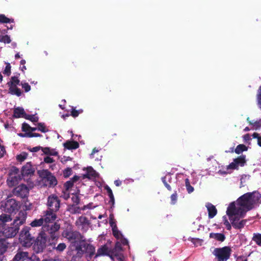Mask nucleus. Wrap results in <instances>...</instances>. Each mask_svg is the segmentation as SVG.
Returning <instances> with one entry per match:
<instances>
[{
	"instance_id": "41",
	"label": "nucleus",
	"mask_w": 261,
	"mask_h": 261,
	"mask_svg": "<svg viewBox=\"0 0 261 261\" xmlns=\"http://www.w3.org/2000/svg\"><path fill=\"white\" fill-rule=\"evenodd\" d=\"M83 112V110L82 109L76 110L75 108L72 107L71 109L70 115L73 117L75 118L77 117L80 114L82 113Z\"/></svg>"
},
{
	"instance_id": "9",
	"label": "nucleus",
	"mask_w": 261,
	"mask_h": 261,
	"mask_svg": "<svg viewBox=\"0 0 261 261\" xmlns=\"http://www.w3.org/2000/svg\"><path fill=\"white\" fill-rule=\"evenodd\" d=\"M60 225L58 222H54L51 224H44L42 227L41 232H47L52 241L57 240L59 237V230Z\"/></svg>"
},
{
	"instance_id": "64",
	"label": "nucleus",
	"mask_w": 261,
	"mask_h": 261,
	"mask_svg": "<svg viewBox=\"0 0 261 261\" xmlns=\"http://www.w3.org/2000/svg\"><path fill=\"white\" fill-rule=\"evenodd\" d=\"M238 260H240L241 261H248L247 258L243 256H240L237 258Z\"/></svg>"
},
{
	"instance_id": "61",
	"label": "nucleus",
	"mask_w": 261,
	"mask_h": 261,
	"mask_svg": "<svg viewBox=\"0 0 261 261\" xmlns=\"http://www.w3.org/2000/svg\"><path fill=\"white\" fill-rule=\"evenodd\" d=\"M42 147L40 146H36L33 147L31 149H30V151L32 152H37L40 149H42Z\"/></svg>"
},
{
	"instance_id": "31",
	"label": "nucleus",
	"mask_w": 261,
	"mask_h": 261,
	"mask_svg": "<svg viewBox=\"0 0 261 261\" xmlns=\"http://www.w3.org/2000/svg\"><path fill=\"white\" fill-rule=\"evenodd\" d=\"M30 226L32 227H37L42 226L44 225V222L42 217L39 219H35L32 221L30 224Z\"/></svg>"
},
{
	"instance_id": "47",
	"label": "nucleus",
	"mask_w": 261,
	"mask_h": 261,
	"mask_svg": "<svg viewBox=\"0 0 261 261\" xmlns=\"http://www.w3.org/2000/svg\"><path fill=\"white\" fill-rule=\"evenodd\" d=\"M20 85L24 89L25 92H28L31 90V86L28 83L22 82L20 83Z\"/></svg>"
},
{
	"instance_id": "59",
	"label": "nucleus",
	"mask_w": 261,
	"mask_h": 261,
	"mask_svg": "<svg viewBox=\"0 0 261 261\" xmlns=\"http://www.w3.org/2000/svg\"><path fill=\"white\" fill-rule=\"evenodd\" d=\"M27 261H40L39 257L36 256V255H32L31 257H29Z\"/></svg>"
},
{
	"instance_id": "40",
	"label": "nucleus",
	"mask_w": 261,
	"mask_h": 261,
	"mask_svg": "<svg viewBox=\"0 0 261 261\" xmlns=\"http://www.w3.org/2000/svg\"><path fill=\"white\" fill-rule=\"evenodd\" d=\"M185 185L189 193H191L194 191V188L190 185V180L188 178L185 179Z\"/></svg>"
},
{
	"instance_id": "33",
	"label": "nucleus",
	"mask_w": 261,
	"mask_h": 261,
	"mask_svg": "<svg viewBox=\"0 0 261 261\" xmlns=\"http://www.w3.org/2000/svg\"><path fill=\"white\" fill-rule=\"evenodd\" d=\"M247 149L248 147L245 145L239 144L236 147L234 150V152L236 153L239 154L243 151H247Z\"/></svg>"
},
{
	"instance_id": "44",
	"label": "nucleus",
	"mask_w": 261,
	"mask_h": 261,
	"mask_svg": "<svg viewBox=\"0 0 261 261\" xmlns=\"http://www.w3.org/2000/svg\"><path fill=\"white\" fill-rule=\"evenodd\" d=\"M27 156L28 153L25 152H23L16 156V159L19 162H22L27 159Z\"/></svg>"
},
{
	"instance_id": "28",
	"label": "nucleus",
	"mask_w": 261,
	"mask_h": 261,
	"mask_svg": "<svg viewBox=\"0 0 261 261\" xmlns=\"http://www.w3.org/2000/svg\"><path fill=\"white\" fill-rule=\"evenodd\" d=\"M76 226H86L90 224V222L88 218L85 216L80 217L75 222Z\"/></svg>"
},
{
	"instance_id": "58",
	"label": "nucleus",
	"mask_w": 261,
	"mask_h": 261,
	"mask_svg": "<svg viewBox=\"0 0 261 261\" xmlns=\"http://www.w3.org/2000/svg\"><path fill=\"white\" fill-rule=\"evenodd\" d=\"M42 136L41 135L38 133H32L29 132V138L32 137H41Z\"/></svg>"
},
{
	"instance_id": "35",
	"label": "nucleus",
	"mask_w": 261,
	"mask_h": 261,
	"mask_svg": "<svg viewBox=\"0 0 261 261\" xmlns=\"http://www.w3.org/2000/svg\"><path fill=\"white\" fill-rule=\"evenodd\" d=\"M13 19L7 17L4 14H0V22L3 23H13Z\"/></svg>"
},
{
	"instance_id": "4",
	"label": "nucleus",
	"mask_w": 261,
	"mask_h": 261,
	"mask_svg": "<svg viewBox=\"0 0 261 261\" xmlns=\"http://www.w3.org/2000/svg\"><path fill=\"white\" fill-rule=\"evenodd\" d=\"M37 172L45 186L52 188L57 185L56 177L47 169L38 170Z\"/></svg>"
},
{
	"instance_id": "53",
	"label": "nucleus",
	"mask_w": 261,
	"mask_h": 261,
	"mask_svg": "<svg viewBox=\"0 0 261 261\" xmlns=\"http://www.w3.org/2000/svg\"><path fill=\"white\" fill-rule=\"evenodd\" d=\"M30 126L28 123L24 122L22 124V130L24 132L30 131Z\"/></svg>"
},
{
	"instance_id": "17",
	"label": "nucleus",
	"mask_w": 261,
	"mask_h": 261,
	"mask_svg": "<svg viewBox=\"0 0 261 261\" xmlns=\"http://www.w3.org/2000/svg\"><path fill=\"white\" fill-rule=\"evenodd\" d=\"M246 156L241 155L234 159L233 161L227 166V169H238L239 166L243 167L246 163Z\"/></svg>"
},
{
	"instance_id": "25",
	"label": "nucleus",
	"mask_w": 261,
	"mask_h": 261,
	"mask_svg": "<svg viewBox=\"0 0 261 261\" xmlns=\"http://www.w3.org/2000/svg\"><path fill=\"white\" fill-rule=\"evenodd\" d=\"M64 147L69 150L75 149L79 147V144L74 141H67L63 144Z\"/></svg>"
},
{
	"instance_id": "56",
	"label": "nucleus",
	"mask_w": 261,
	"mask_h": 261,
	"mask_svg": "<svg viewBox=\"0 0 261 261\" xmlns=\"http://www.w3.org/2000/svg\"><path fill=\"white\" fill-rule=\"evenodd\" d=\"M110 224L112 227V229H113L114 228L115 226H117L116 223L113 220V215H111L110 216Z\"/></svg>"
},
{
	"instance_id": "12",
	"label": "nucleus",
	"mask_w": 261,
	"mask_h": 261,
	"mask_svg": "<svg viewBox=\"0 0 261 261\" xmlns=\"http://www.w3.org/2000/svg\"><path fill=\"white\" fill-rule=\"evenodd\" d=\"M47 242V235L44 232H40L36 240H34L33 248L36 253L43 252L45 248Z\"/></svg>"
},
{
	"instance_id": "13",
	"label": "nucleus",
	"mask_w": 261,
	"mask_h": 261,
	"mask_svg": "<svg viewBox=\"0 0 261 261\" xmlns=\"http://www.w3.org/2000/svg\"><path fill=\"white\" fill-rule=\"evenodd\" d=\"M21 179V176L19 174V169L13 167L8 174L7 182L9 187H13L18 184Z\"/></svg>"
},
{
	"instance_id": "21",
	"label": "nucleus",
	"mask_w": 261,
	"mask_h": 261,
	"mask_svg": "<svg viewBox=\"0 0 261 261\" xmlns=\"http://www.w3.org/2000/svg\"><path fill=\"white\" fill-rule=\"evenodd\" d=\"M29 253L26 251H23L20 250L17 251V253L15 254L13 258V261H25L28 260Z\"/></svg>"
},
{
	"instance_id": "11",
	"label": "nucleus",
	"mask_w": 261,
	"mask_h": 261,
	"mask_svg": "<svg viewBox=\"0 0 261 261\" xmlns=\"http://www.w3.org/2000/svg\"><path fill=\"white\" fill-rule=\"evenodd\" d=\"M19 73H17L16 75L13 76L11 77L10 81L7 83L9 87V92L12 95H15L17 96H20L22 94V91L17 87V85H20V80H19Z\"/></svg>"
},
{
	"instance_id": "62",
	"label": "nucleus",
	"mask_w": 261,
	"mask_h": 261,
	"mask_svg": "<svg viewBox=\"0 0 261 261\" xmlns=\"http://www.w3.org/2000/svg\"><path fill=\"white\" fill-rule=\"evenodd\" d=\"M243 139L245 141H248L251 139L250 135L249 134H245L243 136Z\"/></svg>"
},
{
	"instance_id": "32",
	"label": "nucleus",
	"mask_w": 261,
	"mask_h": 261,
	"mask_svg": "<svg viewBox=\"0 0 261 261\" xmlns=\"http://www.w3.org/2000/svg\"><path fill=\"white\" fill-rule=\"evenodd\" d=\"M42 151L43 153L47 155H57L58 152L54 149H51L49 147H43L42 148Z\"/></svg>"
},
{
	"instance_id": "51",
	"label": "nucleus",
	"mask_w": 261,
	"mask_h": 261,
	"mask_svg": "<svg viewBox=\"0 0 261 261\" xmlns=\"http://www.w3.org/2000/svg\"><path fill=\"white\" fill-rule=\"evenodd\" d=\"M72 201L76 205H78L80 202V199L77 194H73L72 197H71Z\"/></svg>"
},
{
	"instance_id": "54",
	"label": "nucleus",
	"mask_w": 261,
	"mask_h": 261,
	"mask_svg": "<svg viewBox=\"0 0 261 261\" xmlns=\"http://www.w3.org/2000/svg\"><path fill=\"white\" fill-rule=\"evenodd\" d=\"M249 124L255 127V129L259 128L261 126V122L256 121L254 122H249Z\"/></svg>"
},
{
	"instance_id": "37",
	"label": "nucleus",
	"mask_w": 261,
	"mask_h": 261,
	"mask_svg": "<svg viewBox=\"0 0 261 261\" xmlns=\"http://www.w3.org/2000/svg\"><path fill=\"white\" fill-rule=\"evenodd\" d=\"M0 42L8 44L11 42V40L9 36L3 35L2 33H0Z\"/></svg>"
},
{
	"instance_id": "2",
	"label": "nucleus",
	"mask_w": 261,
	"mask_h": 261,
	"mask_svg": "<svg viewBox=\"0 0 261 261\" xmlns=\"http://www.w3.org/2000/svg\"><path fill=\"white\" fill-rule=\"evenodd\" d=\"M226 214L229 217L232 226L235 229H241L246 225L247 220L246 219L240 220L241 218L245 216H242V214L236 210L235 202H232L229 204L227 208Z\"/></svg>"
},
{
	"instance_id": "50",
	"label": "nucleus",
	"mask_w": 261,
	"mask_h": 261,
	"mask_svg": "<svg viewBox=\"0 0 261 261\" xmlns=\"http://www.w3.org/2000/svg\"><path fill=\"white\" fill-rule=\"evenodd\" d=\"M252 136L253 138L257 139V145L261 147V136H260V135L257 133H254L252 135Z\"/></svg>"
},
{
	"instance_id": "20",
	"label": "nucleus",
	"mask_w": 261,
	"mask_h": 261,
	"mask_svg": "<svg viewBox=\"0 0 261 261\" xmlns=\"http://www.w3.org/2000/svg\"><path fill=\"white\" fill-rule=\"evenodd\" d=\"M35 169L33 167L31 162H28L24 165L21 169V175L23 176L33 175Z\"/></svg>"
},
{
	"instance_id": "43",
	"label": "nucleus",
	"mask_w": 261,
	"mask_h": 261,
	"mask_svg": "<svg viewBox=\"0 0 261 261\" xmlns=\"http://www.w3.org/2000/svg\"><path fill=\"white\" fill-rule=\"evenodd\" d=\"M6 67L3 71V73L7 76H9L10 75L11 71V66L9 63H6Z\"/></svg>"
},
{
	"instance_id": "3",
	"label": "nucleus",
	"mask_w": 261,
	"mask_h": 261,
	"mask_svg": "<svg viewBox=\"0 0 261 261\" xmlns=\"http://www.w3.org/2000/svg\"><path fill=\"white\" fill-rule=\"evenodd\" d=\"M20 208L19 201L13 198H7L1 202V208L5 213L11 215L16 214Z\"/></svg>"
},
{
	"instance_id": "36",
	"label": "nucleus",
	"mask_w": 261,
	"mask_h": 261,
	"mask_svg": "<svg viewBox=\"0 0 261 261\" xmlns=\"http://www.w3.org/2000/svg\"><path fill=\"white\" fill-rule=\"evenodd\" d=\"M168 178V181L169 182H170V181H171V177L170 176V175H169L168 176H166L165 177H163L162 178V182H163L164 186L166 187V188L170 191H171L172 189H171V186L169 185V184H168L166 181V179Z\"/></svg>"
},
{
	"instance_id": "26",
	"label": "nucleus",
	"mask_w": 261,
	"mask_h": 261,
	"mask_svg": "<svg viewBox=\"0 0 261 261\" xmlns=\"http://www.w3.org/2000/svg\"><path fill=\"white\" fill-rule=\"evenodd\" d=\"M25 112L24 109L21 107H17L14 109L13 116L14 118H24Z\"/></svg>"
},
{
	"instance_id": "48",
	"label": "nucleus",
	"mask_w": 261,
	"mask_h": 261,
	"mask_svg": "<svg viewBox=\"0 0 261 261\" xmlns=\"http://www.w3.org/2000/svg\"><path fill=\"white\" fill-rule=\"evenodd\" d=\"M73 184L74 183L72 182V180L70 179L65 182L64 184V187L67 191H68L73 187Z\"/></svg>"
},
{
	"instance_id": "45",
	"label": "nucleus",
	"mask_w": 261,
	"mask_h": 261,
	"mask_svg": "<svg viewBox=\"0 0 261 261\" xmlns=\"http://www.w3.org/2000/svg\"><path fill=\"white\" fill-rule=\"evenodd\" d=\"M37 126L38 130L42 133H46L49 130L46 127L44 123H38Z\"/></svg>"
},
{
	"instance_id": "7",
	"label": "nucleus",
	"mask_w": 261,
	"mask_h": 261,
	"mask_svg": "<svg viewBox=\"0 0 261 261\" xmlns=\"http://www.w3.org/2000/svg\"><path fill=\"white\" fill-rule=\"evenodd\" d=\"M75 250L77 251V256L80 257H82L84 253H87L88 257L91 258L95 252V248L93 245L87 243L85 239L81 243V244L76 246Z\"/></svg>"
},
{
	"instance_id": "34",
	"label": "nucleus",
	"mask_w": 261,
	"mask_h": 261,
	"mask_svg": "<svg viewBox=\"0 0 261 261\" xmlns=\"http://www.w3.org/2000/svg\"><path fill=\"white\" fill-rule=\"evenodd\" d=\"M252 240L259 246H261V233H254L253 234Z\"/></svg>"
},
{
	"instance_id": "6",
	"label": "nucleus",
	"mask_w": 261,
	"mask_h": 261,
	"mask_svg": "<svg viewBox=\"0 0 261 261\" xmlns=\"http://www.w3.org/2000/svg\"><path fill=\"white\" fill-rule=\"evenodd\" d=\"M31 229V227L25 226L20 232L19 241L23 247H30L34 242V237L30 233Z\"/></svg>"
},
{
	"instance_id": "5",
	"label": "nucleus",
	"mask_w": 261,
	"mask_h": 261,
	"mask_svg": "<svg viewBox=\"0 0 261 261\" xmlns=\"http://www.w3.org/2000/svg\"><path fill=\"white\" fill-rule=\"evenodd\" d=\"M25 222L24 219H20L19 218L17 217L13 222V224L7 228H3V234L7 239L8 238H12L14 237L18 232L19 227L22 225Z\"/></svg>"
},
{
	"instance_id": "38",
	"label": "nucleus",
	"mask_w": 261,
	"mask_h": 261,
	"mask_svg": "<svg viewBox=\"0 0 261 261\" xmlns=\"http://www.w3.org/2000/svg\"><path fill=\"white\" fill-rule=\"evenodd\" d=\"M24 118L27 120H29L33 122H37L39 120V118L38 117L35 116L34 115H29L27 114H25Z\"/></svg>"
},
{
	"instance_id": "60",
	"label": "nucleus",
	"mask_w": 261,
	"mask_h": 261,
	"mask_svg": "<svg viewBox=\"0 0 261 261\" xmlns=\"http://www.w3.org/2000/svg\"><path fill=\"white\" fill-rule=\"evenodd\" d=\"M105 189L107 191L108 196L113 194L112 190L108 185L105 187Z\"/></svg>"
},
{
	"instance_id": "27",
	"label": "nucleus",
	"mask_w": 261,
	"mask_h": 261,
	"mask_svg": "<svg viewBox=\"0 0 261 261\" xmlns=\"http://www.w3.org/2000/svg\"><path fill=\"white\" fill-rule=\"evenodd\" d=\"M11 214H2L0 215V223L4 227L5 223L7 222H9L12 221V218L11 216Z\"/></svg>"
},
{
	"instance_id": "24",
	"label": "nucleus",
	"mask_w": 261,
	"mask_h": 261,
	"mask_svg": "<svg viewBox=\"0 0 261 261\" xmlns=\"http://www.w3.org/2000/svg\"><path fill=\"white\" fill-rule=\"evenodd\" d=\"M206 206L207 209L209 218H214L217 214V210L216 207L211 203H208Z\"/></svg>"
},
{
	"instance_id": "8",
	"label": "nucleus",
	"mask_w": 261,
	"mask_h": 261,
	"mask_svg": "<svg viewBox=\"0 0 261 261\" xmlns=\"http://www.w3.org/2000/svg\"><path fill=\"white\" fill-rule=\"evenodd\" d=\"M231 249L229 246L215 248L213 254L215 256V261H227L230 257Z\"/></svg>"
},
{
	"instance_id": "23",
	"label": "nucleus",
	"mask_w": 261,
	"mask_h": 261,
	"mask_svg": "<svg viewBox=\"0 0 261 261\" xmlns=\"http://www.w3.org/2000/svg\"><path fill=\"white\" fill-rule=\"evenodd\" d=\"M57 244L54 242L50 243V246L52 248L56 250L57 253L63 252L66 248V245L64 243H61L56 245Z\"/></svg>"
},
{
	"instance_id": "16",
	"label": "nucleus",
	"mask_w": 261,
	"mask_h": 261,
	"mask_svg": "<svg viewBox=\"0 0 261 261\" xmlns=\"http://www.w3.org/2000/svg\"><path fill=\"white\" fill-rule=\"evenodd\" d=\"M29 189L28 187L21 184L15 187L12 191L13 195L20 198H24L27 197L29 194Z\"/></svg>"
},
{
	"instance_id": "29",
	"label": "nucleus",
	"mask_w": 261,
	"mask_h": 261,
	"mask_svg": "<svg viewBox=\"0 0 261 261\" xmlns=\"http://www.w3.org/2000/svg\"><path fill=\"white\" fill-rule=\"evenodd\" d=\"M210 238L220 242H223L225 239V235L222 233L211 232L210 233Z\"/></svg>"
},
{
	"instance_id": "10",
	"label": "nucleus",
	"mask_w": 261,
	"mask_h": 261,
	"mask_svg": "<svg viewBox=\"0 0 261 261\" xmlns=\"http://www.w3.org/2000/svg\"><path fill=\"white\" fill-rule=\"evenodd\" d=\"M62 234L71 243H77V245L81 244V243L85 239L80 232L71 229H66L63 231Z\"/></svg>"
},
{
	"instance_id": "1",
	"label": "nucleus",
	"mask_w": 261,
	"mask_h": 261,
	"mask_svg": "<svg viewBox=\"0 0 261 261\" xmlns=\"http://www.w3.org/2000/svg\"><path fill=\"white\" fill-rule=\"evenodd\" d=\"M261 194L257 192L246 193L240 196L237 200L236 205V210L245 216L247 212L253 208L254 205L260 203Z\"/></svg>"
},
{
	"instance_id": "19",
	"label": "nucleus",
	"mask_w": 261,
	"mask_h": 261,
	"mask_svg": "<svg viewBox=\"0 0 261 261\" xmlns=\"http://www.w3.org/2000/svg\"><path fill=\"white\" fill-rule=\"evenodd\" d=\"M100 256H109L112 257V252L109 249L108 247L106 245H103L99 247L95 254V258Z\"/></svg>"
},
{
	"instance_id": "15",
	"label": "nucleus",
	"mask_w": 261,
	"mask_h": 261,
	"mask_svg": "<svg viewBox=\"0 0 261 261\" xmlns=\"http://www.w3.org/2000/svg\"><path fill=\"white\" fill-rule=\"evenodd\" d=\"M57 212L47 208L42 213V218L44 222V224L53 223L57 218Z\"/></svg>"
},
{
	"instance_id": "42",
	"label": "nucleus",
	"mask_w": 261,
	"mask_h": 261,
	"mask_svg": "<svg viewBox=\"0 0 261 261\" xmlns=\"http://www.w3.org/2000/svg\"><path fill=\"white\" fill-rule=\"evenodd\" d=\"M256 99H257V103L259 108V109L261 110V86H259L257 92V95H256Z\"/></svg>"
},
{
	"instance_id": "57",
	"label": "nucleus",
	"mask_w": 261,
	"mask_h": 261,
	"mask_svg": "<svg viewBox=\"0 0 261 261\" xmlns=\"http://www.w3.org/2000/svg\"><path fill=\"white\" fill-rule=\"evenodd\" d=\"M55 161V160L53 159V158L50 157V156H46L44 158V162L45 163H52Z\"/></svg>"
},
{
	"instance_id": "18",
	"label": "nucleus",
	"mask_w": 261,
	"mask_h": 261,
	"mask_svg": "<svg viewBox=\"0 0 261 261\" xmlns=\"http://www.w3.org/2000/svg\"><path fill=\"white\" fill-rule=\"evenodd\" d=\"M11 247V244L8 242V239L6 238L0 239V256H1V259H4L5 258V256L3 255ZM3 260L6 261V259Z\"/></svg>"
},
{
	"instance_id": "52",
	"label": "nucleus",
	"mask_w": 261,
	"mask_h": 261,
	"mask_svg": "<svg viewBox=\"0 0 261 261\" xmlns=\"http://www.w3.org/2000/svg\"><path fill=\"white\" fill-rule=\"evenodd\" d=\"M223 218L224 219V224L225 225L226 229L228 230H230L231 229V225L228 221L226 216L223 217Z\"/></svg>"
},
{
	"instance_id": "49",
	"label": "nucleus",
	"mask_w": 261,
	"mask_h": 261,
	"mask_svg": "<svg viewBox=\"0 0 261 261\" xmlns=\"http://www.w3.org/2000/svg\"><path fill=\"white\" fill-rule=\"evenodd\" d=\"M171 203L172 204H175L177 200V193L176 191H174V193H173L171 196Z\"/></svg>"
},
{
	"instance_id": "14",
	"label": "nucleus",
	"mask_w": 261,
	"mask_h": 261,
	"mask_svg": "<svg viewBox=\"0 0 261 261\" xmlns=\"http://www.w3.org/2000/svg\"><path fill=\"white\" fill-rule=\"evenodd\" d=\"M46 206L47 208L58 212L61 206V199L57 195L53 194L47 197Z\"/></svg>"
},
{
	"instance_id": "22",
	"label": "nucleus",
	"mask_w": 261,
	"mask_h": 261,
	"mask_svg": "<svg viewBox=\"0 0 261 261\" xmlns=\"http://www.w3.org/2000/svg\"><path fill=\"white\" fill-rule=\"evenodd\" d=\"M87 208H90L89 205H84L83 207H80L72 204L70 206L69 210L72 214H80L82 211H84Z\"/></svg>"
},
{
	"instance_id": "46",
	"label": "nucleus",
	"mask_w": 261,
	"mask_h": 261,
	"mask_svg": "<svg viewBox=\"0 0 261 261\" xmlns=\"http://www.w3.org/2000/svg\"><path fill=\"white\" fill-rule=\"evenodd\" d=\"M72 170L71 168H67L63 170V176L65 178L69 177L71 175Z\"/></svg>"
},
{
	"instance_id": "55",
	"label": "nucleus",
	"mask_w": 261,
	"mask_h": 261,
	"mask_svg": "<svg viewBox=\"0 0 261 261\" xmlns=\"http://www.w3.org/2000/svg\"><path fill=\"white\" fill-rule=\"evenodd\" d=\"M109 197L110 198V201L109 202L111 205V208H112L114 206V204H115V198H114L113 193L110 195L109 196Z\"/></svg>"
},
{
	"instance_id": "30",
	"label": "nucleus",
	"mask_w": 261,
	"mask_h": 261,
	"mask_svg": "<svg viewBox=\"0 0 261 261\" xmlns=\"http://www.w3.org/2000/svg\"><path fill=\"white\" fill-rule=\"evenodd\" d=\"M97 173L92 167L87 168V172L84 175L85 178L90 179L92 177H96Z\"/></svg>"
},
{
	"instance_id": "39",
	"label": "nucleus",
	"mask_w": 261,
	"mask_h": 261,
	"mask_svg": "<svg viewBox=\"0 0 261 261\" xmlns=\"http://www.w3.org/2000/svg\"><path fill=\"white\" fill-rule=\"evenodd\" d=\"M112 232L113 236L117 239H119L123 237L122 233L119 231L117 226H115L114 228L112 229Z\"/></svg>"
},
{
	"instance_id": "63",
	"label": "nucleus",
	"mask_w": 261,
	"mask_h": 261,
	"mask_svg": "<svg viewBox=\"0 0 261 261\" xmlns=\"http://www.w3.org/2000/svg\"><path fill=\"white\" fill-rule=\"evenodd\" d=\"M80 179V177L77 175H74L72 178L70 179L71 180H72V182L74 183L75 182L79 180Z\"/></svg>"
}]
</instances>
